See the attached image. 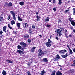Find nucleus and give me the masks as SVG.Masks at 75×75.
Here are the masks:
<instances>
[{
    "instance_id": "obj_10",
    "label": "nucleus",
    "mask_w": 75,
    "mask_h": 75,
    "mask_svg": "<svg viewBox=\"0 0 75 75\" xmlns=\"http://www.w3.org/2000/svg\"><path fill=\"white\" fill-rule=\"evenodd\" d=\"M17 52H18V54H19L20 55H21L22 54H24V52L21 50H17Z\"/></svg>"
},
{
    "instance_id": "obj_54",
    "label": "nucleus",
    "mask_w": 75,
    "mask_h": 75,
    "mask_svg": "<svg viewBox=\"0 0 75 75\" xmlns=\"http://www.w3.org/2000/svg\"><path fill=\"white\" fill-rule=\"evenodd\" d=\"M69 37H72V35H70L69 36Z\"/></svg>"
},
{
    "instance_id": "obj_39",
    "label": "nucleus",
    "mask_w": 75,
    "mask_h": 75,
    "mask_svg": "<svg viewBox=\"0 0 75 75\" xmlns=\"http://www.w3.org/2000/svg\"><path fill=\"white\" fill-rule=\"evenodd\" d=\"M44 70H43V71H42V75H44Z\"/></svg>"
},
{
    "instance_id": "obj_59",
    "label": "nucleus",
    "mask_w": 75,
    "mask_h": 75,
    "mask_svg": "<svg viewBox=\"0 0 75 75\" xmlns=\"http://www.w3.org/2000/svg\"><path fill=\"white\" fill-rule=\"evenodd\" d=\"M73 62L75 64V60L73 61Z\"/></svg>"
},
{
    "instance_id": "obj_12",
    "label": "nucleus",
    "mask_w": 75,
    "mask_h": 75,
    "mask_svg": "<svg viewBox=\"0 0 75 75\" xmlns=\"http://www.w3.org/2000/svg\"><path fill=\"white\" fill-rule=\"evenodd\" d=\"M60 58L59 56V55L57 54L56 57V58L55 59V60H56V61H57L58 59H59V58Z\"/></svg>"
},
{
    "instance_id": "obj_61",
    "label": "nucleus",
    "mask_w": 75,
    "mask_h": 75,
    "mask_svg": "<svg viewBox=\"0 0 75 75\" xmlns=\"http://www.w3.org/2000/svg\"><path fill=\"white\" fill-rule=\"evenodd\" d=\"M32 52H34V50L33 49V50H32Z\"/></svg>"
},
{
    "instance_id": "obj_44",
    "label": "nucleus",
    "mask_w": 75,
    "mask_h": 75,
    "mask_svg": "<svg viewBox=\"0 0 75 75\" xmlns=\"http://www.w3.org/2000/svg\"><path fill=\"white\" fill-rule=\"evenodd\" d=\"M65 37L67 38H68V36H67V35H66V34H65Z\"/></svg>"
},
{
    "instance_id": "obj_5",
    "label": "nucleus",
    "mask_w": 75,
    "mask_h": 75,
    "mask_svg": "<svg viewBox=\"0 0 75 75\" xmlns=\"http://www.w3.org/2000/svg\"><path fill=\"white\" fill-rule=\"evenodd\" d=\"M39 53H38V56L39 57H41V55H42V50L41 49H40L38 50Z\"/></svg>"
},
{
    "instance_id": "obj_60",
    "label": "nucleus",
    "mask_w": 75,
    "mask_h": 75,
    "mask_svg": "<svg viewBox=\"0 0 75 75\" xmlns=\"http://www.w3.org/2000/svg\"><path fill=\"white\" fill-rule=\"evenodd\" d=\"M58 65H59V67H62V66H61V65H59V64H58Z\"/></svg>"
},
{
    "instance_id": "obj_8",
    "label": "nucleus",
    "mask_w": 75,
    "mask_h": 75,
    "mask_svg": "<svg viewBox=\"0 0 75 75\" xmlns=\"http://www.w3.org/2000/svg\"><path fill=\"white\" fill-rule=\"evenodd\" d=\"M29 33L30 35H31L32 34H33V29L31 28L30 27L29 28Z\"/></svg>"
},
{
    "instance_id": "obj_6",
    "label": "nucleus",
    "mask_w": 75,
    "mask_h": 75,
    "mask_svg": "<svg viewBox=\"0 0 75 75\" xmlns=\"http://www.w3.org/2000/svg\"><path fill=\"white\" fill-rule=\"evenodd\" d=\"M20 45H21L22 46H23L24 47H26L27 46V44L24 42H21L20 43Z\"/></svg>"
},
{
    "instance_id": "obj_27",
    "label": "nucleus",
    "mask_w": 75,
    "mask_h": 75,
    "mask_svg": "<svg viewBox=\"0 0 75 75\" xmlns=\"http://www.w3.org/2000/svg\"><path fill=\"white\" fill-rule=\"evenodd\" d=\"M27 23H24L23 24V26L24 25H25V28H27V27H28V25H27Z\"/></svg>"
},
{
    "instance_id": "obj_14",
    "label": "nucleus",
    "mask_w": 75,
    "mask_h": 75,
    "mask_svg": "<svg viewBox=\"0 0 75 75\" xmlns=\"http://www.w3.org/2000/svg\"><path fill=\"white\" fill-rule=\"evenodd\" d=\"M7 18L8 20H9L10 18H11V16L9 15H7Z\"/></svg>"
},
{
    "instance_id": "obj_31",
    "label": "nucleus",
    "mask_w": 75,
    "mask_h": 75,
    "mask_svg": "<svg viewBox=\"0 0 75 75\" xmlns=\"http://www.w3.org/2000/svg\"><path fill=\"white\" fill-rule=\"evenodd\" d=\"M47 52V51H45L44 52H42V55H45V54H46Z\"/></svg>"
},
{
    "instance_id": "obj_15",
    "label": "nucleus",
    "mask_w": 75,
    "mask_h": 75,
    "mask_svg": "<svg viewBox=\"0 0 75 75\" xmlns=\"http://www.w3.org/2000/svg\"><path fill=\"white\" fill-rule=\"evenodd\" d=\"M67 53H66V54L64 55H61V57L63 58H66V57H67Z\"/></svg>"
},
{
    "instance_id": "obj_63",
    "label": "nucleus",
    "mask_w": 75,
    "mask_h": 75,
    "mask_svg": "<svg viewBox=\"0 0 75 75\" xmlns=\"http://www.w3.org/2000/svg\"><path fill=\"white\" fill-rule=\"evenodd\" d=\"M44 74H45V71L44 72Z\"/></svg>"
},
{
    "instance_id": "obj_41",
    "label": "nucleus",
    "mask_w": 75,
    "mask_h": 75,
    "mask_svg": "<svg viewBox=\"0 0 75 75\" xmlns=\"http://www.w3.org/2000/svg\"><path fill=\"white\" fill-rule=\"evenodd\" d=\"M46 27H50V25L49 24H47L46 25Z\"/></svg>"
},
{
    "instance_id": "obj_3",
    "label": "nucleus",
    "mask_w": 75,
    "mask_h": 75,
    "mask_svg": "<svg viewBox=\"0 0 75 75\" xmlns=\"http://www.w3.org/2000/svg\"><path fill=\"white\" fill-rule=\"evenodd\" d=\"M55 32L57 33V35H59V36H61L62 35L61 31L59 29H57L55 31Z\"/></svg>"
},
{
    "instance_id": "obj_34",
    "label": "nucleus",
    "mask_w": 75,
    "mask_h": 75,
    "mask_svg": "<svg viewBox=\"0 0 75 75\" xmlns=\"http://www.w3.org/2000/svg\"><path fill=\"white\" fill-rule=\"evenodd\" d=\"M73 10H74V12L73 13V14L74 15H75V8H73Z\"/></svg>"
},
{
    "instance_id": "obj_50",
    "label": "nucleus",
    "mask_w": 75,
    "mask_h": 75,
    "mask_svg": "<svg viewBox=\"0 0 75 75\" xmlns=\"http://www.w3.org/2000/svg\"><path fill=\"white\" fill-rule=\"evenodd\" d=\"M56 38L57 40H58V39H59L58 37H56Z\"/></svg>"
},
{
    "instance_id": "obj_35",
    "label": "nucleus",
    "mask_w": 75,
    "mask_h": 75,
    "mask_svg": "<svg viewBox=\"0 0 75 75\" xmlns=\"http://www.w3.org/2000/svg\"><path fill=\"white\" fill-rule=\"evenodd\" d=\"M3 32L2 30L0 31V35H2L3 34Z\"/></svg>"
},
{
    "instance_id": "obj_7",
    "label": "nucleus",
    "mask_w": 75,
    "mask_h": 75,
    "mask_svg": "<svg viewBox=\"0 0 75 75\" xmlns=\"http://www.w3.org/2000/svg\"><path fill=\"white\" fill-rule=\"evenodd\" d=\"M17 48L18 49H19V50H21L23 51H24V48L22 47L20 45H18V46H17Z\"/></svg>"
},
{
    "instance_id": "obj_26",
    "label": "nucleus",
    "mask_w": 75,
    "mask_h": 75,
    "mask_svg": "<svg viewBox=\"0 0 75 75\" xmlns=\"http://www.w3.org/2000/svg\"><path fill=\"white\" fill-rule=\"evenodd\" d=\"M18 20L19 21H22L23 20L22 19L20 18V17L18 16Z\"/></svg>"
},
{
    "instance_id": "obj_64",
    "label": "nucleus",
    "mask_w": 75,
    "mask_h": 75,
    "mask_svg": "<svg viewBox=\"0 0 75 75\" xmlns=\"http://www.w3.org/2000/svg\"><path fill=\"white\" fill-rule=\"evenodd\" d=\"M51 36H50V38H51Z\"/></svg>"
},
{
    "instance_id": "obj_28",
    "label": "nucleus",
    "mask_w": 75,
    "mask_h": 75,
    "mask_svg": "<svg viewBox=\"0 0 75 75\" xmlns=\"http://www.w3.org/2000/svg\"><path fill=\"white\" fill-rule=\"evenodd\" d=\"M8 28H10L11 30H12V29H13V28H12V27L10 26V24H8Z\"/></svg>"
},
{
    "instance_id": "obj_52",
    "label": "nucleus",
    "mask_w": 75,
    "mask_h": 75,
    "mask_svg": "<svg viewBox=\"0 0 75 75\" xmlns=\"http://www.w3.org/2000/svg\"><path fill=\"white\" fill-rule=\"evenodd\" d=\"M39 37H40V38H41V37H42V35H39Z\"/></svg>"
},
{
    "instance_id": "obj_43",
    "label": "nucleus",
    "mask_w": 75,
    "mask_h": 75,
    "mask_svg": "<svg viewBox=\"0 0 75 75\" xmlns=\"http://www.w3.org/2000/svg\"><path fill=\"white\" fill-rule=\"evenodd\" d=\"M57 9V8H53V10H54V11H56V9Z\"/></svg>"
},
{
    "instance_id": "obj_51",
    "label": "nucleus",
    "mask_w": 75,
    "mask_h": 75,
    "mask_svg": "<svg viewBox=\"0 0 75 75\" xmlns=\"http://www.w3.org/2000/svg\"><path fill=\"white\" fill-rule=\"evenodd\" d=\"M60 70H61V71H62V69L61 67H60Z\"/></svg>"
},
{
    "instance_id": "obj_38",
    "label": "nucleus",
    "mask_w": 75,
    "mask_h": 75,
    "mask_svg": "<svg viewBox=\"0 0 75 75\" xmlns=\"http://www.w3.org/2000/svg\"><path fill=\"white\" fill-rule=\"evenodd\" d=\"M27 74H28V75H31V73L29 71H28L27 72Z\"/></svg>"
},
{
    "instance_id": "obj_53",
    "label": "nucleus",
    "mask_w": 75,
    "mask_h": 75,
    "mask_svg": "<svg viewBox=\"0 0 75 75\" xmlns=\"http://www.w3.org/2000/svg\"><path fill=\"white\" fill-rule=\"evenodd\" d=\"M59 23H62V21H61L60 20H59Z\"/></svg>"
},
{
    "instance_id": "obj_55",
    "label": "nucleus",
    "mask_w": 75,
    "mask_h": 75,
    "mask_svg": "<svg viewBox=\"0 0 75 75\" xmlns=\"http://www.w3.org/2000/svg\"><path fill=\"white\" fill-rule=\"evenodd\" d=\"M36 48V47H33V49H35Z\"/></svg>"
},
{
    "instance_id": "obj_48",
    "label": "nucleus",
    "mask_w": 75,
    "mask_h": 75,
    "mask_svg": "<svg viewBox=\"0 0 75 75\" xmlns=\"http://www.w3.org/2000/svg\"><path fill=\"white\" fill-rule=\"evenodd\" d=\"M67 47L68 48L69 50V49H70V48H69V46L68 45H67Z\"/></svg>"
},
{
    "instance_id": "obj_16",
    "label": "nucleus",
    "mask_w": 75,
    "mask_h": 75,
    "mask_svg": "<svg viewBox=\"0 0 75 75\" xmlns=\"http://www.w3.org/2000/svg\"><path fill=\"white\" fill-rule=\"evenodd\" d=\"M16 25L18 28H20V25H21V24L17 23H16Z\"/></svg>"
},
{
    "instance_id": "obj_57",
    "label": "nucleus",
    "mask_w": 75,
    "mask_h": 75,
    "mask_svg": "<svg viewBox=\"0 0 75 75\" xmlns=\"http://www.w3.org/2000/svg\"><path fill=\"white\" fill-rule=\"evenodd\" d=\"M16 75H25V74L23 75V74H17Z\"/></svg>"
},
{
    "instance_id": "obj_25",
    "label": "nucleus",
    "mask_w": 75,
    "mask_h": 75,
    "mask_svg": "<svg viewBox=\"0 0 75 75\" xmlns=\"http://www.w3.org/2000/svg\"><path fill=\"white\" fill-rule=\"evenodd\" d=\"M11 24L12 25H13V24H15V21H11Z\"/></svg>"
},
{
    "instance_id": "obj_13",
    "label": "nucleus",
    "mask_w": 75,
    "mask_h": 75,
    "mask_svg": "<svg viewBox=\"0 0 75 75\" xmlns=\"http://www.w3.org/2000/svg\"><path fill=\"white\" fill-rule=\"evenodd\" d=\"M62 73H61L60 71H58L56 73L57 75H62Z\"/></svg>"
},
{
    "instance_id": "obj_33",
    "label": "nucleus",
    "mask_w": 75,
    "mask_h": 75,
    "mask_svg": "<svg viewBox=\"0 0 75 75\" xmlns=\"http://www.w3.org/2000/svg\"><path fill=\"white\" fill-rule=\"evenodd\" d=\"M37 18V21H40V17H39V16H37V17H36Z\"/></svg>"
},
{
    "instance_id": "obj_29",
    "label": "nucleus",
    "mask_w": 75,
    "mask_h": 75,
    "mask_svg": "<svg viewBox=\"0 0 75 75\" xmlns=\"http://www.w3.org/2000/svg\"><path fill=\"white\" fill-rule=\"evenodd\" d=\"M59 0V3L58 4L59 5H61V4H62V0Z\"/></svg>"
},
{
    "instance_id": "obj_40",
    "label": "nucleus",
    "mask_w": 75,
    "mask_h": 75,
    "mask_svg": "<svg viewBox=\"0 0 75 75\" xmlns=\"http://www.w3.org/2000/svg\"><path fill=\"white\" fill-rule=\"evenodd\" d=\"M71 66H72V67H75V63H73L71 65Z\"/></svg>"
},
{
    "instance_id": "obj_62",
    "label": "nucleus",
    "mask_w": 75,
    "mask_h": 75,
    "mask_svg": "<svg viewBox=\"0 0 75 75\" xmlns=\"http://www.w3.org/2000/svg\"><path fill=\"white\" fill-rule=\"evenodd\" d=\"M71 1V2L73 3V2H74V0H73Z\"/></svg>"
},
{
    "instance_id": "obj_2",
    "label": "nucleus",
    "mask_w": 75,
    "mask_h": 75,
    "mask_svg": "<svg viewBox=\"0 0 75 75\" xmlns=\"http://www.w3.org/2000/svg\"><path fill=\"white\" fill-rule=\"evenodd\" d=\"M10 13L11 14L13 17V19L14 20H16V13L12 11H11Z\"/></svg>"
},
{
    "instance_id": "obj_56",
    "label": "nucleus",
    "mask_w": 75,
    "mask_h": 75,
    "mask_svg": "<svg viewBox=\"0 0 75 75\" xmlns=\"http://www.w3.org/2000/svg\"><path fill=\"white\" fill-rule=\"evenodd\" d=\"M67 30L66 29V31H65L64 33H67Z\"/></svg>"
},
{
    "instance_id": "obj_24",
    "label": "nucleus",
    "mask_w": 75,
    "mask_h": 75,
    "mask_svg": "<svg viewBox=\"0 0 75 75\" xmlns=\"http://www.w3.org/2000/svg\"><path fill=\"white\" fill-rule=\"evenodd\" d=\"M45 21H46L47 22L48 21H50V19H49V17H47L45 20Z\"/></svg>"
},
{
    "instance_id": "obj_36",
    "label": "nucleus",
    "mask_w": 75,
    "mask_h": 75,
    "mask_svg": "<svg viewBox=\"0 0 75 75\" xmlns=\"http://www.w3.org/2000/svg\"><path fill=\"white\" fill-rule=\"evenodd\" d=\"M69 11V10H66L64 11L65 13H68Z\"/></svg>"
},
{
    "instance_id": "obj_42",
    "label": "nucleus",
    "mask_w": 75,
    "mask_h": 75,
    "mask_svg": "<svg viewBox=\"0 0 75 75\" xmlns=\"http://www.w3.org/2000/svg\"><path fill=\"white\" fill-rule=\"evenodd\" d=\"M28 42H29V43H30V42H31V40H30V39L28 40Z\"/></svg>"
},
{
    "instance_id": "obj_23",
    "label": "nucleus",
    "mask_w": 75,
    "mask_h": 75,
    "mask_svg": "<svg viewBox=\"0 0 75 75\" xmlns=\"http://www.w3.org/2000/svg\"><path fill=\"white\" fill-rule=\"evenodd\" d=\"M6 62H8V63H13V61H11V60H6Z\"/></svg>"
},
{
    "instance_id": "obj_17",
    "label": "nucleus",
    "mask_w": 75,
    "mask_h": 75,
    "mask_svg": "<svg viewBox=\"0 0 75 75\" xmlns=\"http://www.w3.org/2000/svg\"><path fill=\"white\" fill-rule=\"evenodd\" d=\"M23 37L24 38H29V35H25Z\"/></svg>"
},
{
    "instance_id": "obj_37",
    "label": "nucleus",
    "mask_w": 75,
    "mask_h": 75,
    "mask_svg": "<svg viewBox=\"0 0 75 75\" xmlns=\"http://www.w3.org/2000/svg\"><path fill=\"white\" fill-rule=\"evenodd\" d=\"M51 75H55V73L54 72H52Z\"/></svg>"
},
{
    "instance_id": "obj_47",
    "label": "nucleus",
    "mask_w": 75,
    "mask_h": 75,
    "mask_svg": "<svg viewBox=\"0 0 75 75\" xmlns=\"http://www.w3.org/2000/svg\"><path fill=\"white\" fill-rule=\"evenodd\" d=\"M69 21H70L71 23V21H72V19L71 18H69Z\"/></svg>"
},
{
    "instance_id": "obj_45",
    "label": "nucleus",
    "mask_w": 75,
    "mask_h": 75,
    "mask_svg": "<svg viewBox=\"0 0 75 75\" xmlns=\"http://www.w3.org/2000/svg\"><path fill=\"white\" fill-rule=\"evenodd\" d=\"M32 28H35V26L34 25H33L32 27Z\"/></svg>"
},
{
    "instance_id": "obj_20",
    "label": "nucleus",
    "mask_w": 75,
    "mask_h": 75,
    "mask_svg": "<svg viewBox=\"0 0 75 75\" xmlns=\"http://www.w3.org/2000/svg\"><path fill=\"white\" fill-rule=\"evenodd\" d=\"M2 74L3 75H6V71L4 70H3L2 72Z\"/></svg>"
},
{
    "instance_id": "obj_21",
    "label": "nucleus",
    "mask_w": 75,
    "mask_h": 75,
    "mask_svg": "<svg viewBox=\"0 0 75 75\" xmlns=\"http://www.w3.org/2000/svg\"><path fill=\"white\" fill-rule=\"evenodd\" d=\"M71 24L73 26H75V23L74 21H71Z\"/></svg>"
},
{
    "instance_id": "obj_22",
    "label": "nucleus",
    "mask_w": 75,
    "mask_h": 75,
    "mask_svg": "<svg viewBox=\"0 0 75 75\" xmlns=\"http://www.w3.org/2000/svg\"><path fill=\"white\" fill-rule=\"evenodd\" d=\"M43 60L44 62H48V59L46 58H43Z\"/></svg>"
},
{
    "instance_id": "obj_11",
    "label": "nucleus",
    "mask_w": 75,
    "mask_h": 75,
    "mask_svg": "<svg viewBox=\"0 0 75 75\" xmlns=\"http://www.w3.org/2000/svg\"><path fill=\"white\" fill-rule=\"evenodd\" d=\"M6 26H4L3 27V31L4 33H6L7 32V30H6Z\"/></svg>"
},
{
    "instance_id": "obj_30",
    "label": "nucleus",
    "mask_w": 75,
    "mask_h": 75,
    "mask_svg": "<svg viewBox=\"0 0 75 75\" xmlns=\"http://www.w3.org/2000/svg\"><path fill=\"white\" fill-rule=\"evenodd\" d=\"M3 18L2 16H0V21H3Z\"/></svg>"
},
{
    "instance_id": "obj_4",
    "label": "nucleus",
    "mask_w": 75,
    "mask_h": 75,
    "mask_svg": "<svg viewBox=\"0 0 75 75\" xmlns=\"http://www.w3.org/2000/svg\"><path fill=\"white\" fill-rule=\"evenodd\" d=\"M65 52H67V50H62L59 51V53L62 55H64L65 54Z\"/></svg>"
},
{
    "instance_id": "obj_9",
    "label": "nucleus",
    "mask_w": 75,
    "mask_h": 75,
    "mask_svg": "<svg viewBox=\"0 0 75 75\" xmlns=\"http://www.w3.org/2000/svg\"><path fill=\"white\" fill-rule=\"evenodd\" d=\"M5 5L6 7H11L12 6V3L11 2H10L9 3H6Z\"/></svg>"
},
{
    "instance_id": "obj_32",
    "label": "nucleus",
    "mask_w": 75,
    "mask_h": 75,
    "mask_svg": "<svg viewBox=\"0 0 75 75\" xmlns=\"http://www.w3.org/2000/svg\"><path fill=\"white\" fill-rule=\"evenodd\" d=\"M35 13L36 14V17H39V16H38V12H35Z\"/></svg>"
},
{
    "instance_id": "obj_1",
    "label": "nucleus",
    "mask_w": 75,
    "mask_h": 75,
    "mask_svg": "<svg viewBox=\"0 0 75 75\" xmlns=\"http://www.w3.org/2000/svg\"><path fill=\"white\" fill-rule=\"evenodd\" d=\"M48 41L45 43V44L47 47H50L51 45V43H52V41L49 38L48 39Z\"/></svg>"
},
{
    "instance_id": "obj_19",
    "label": "nucleus",
    "mask_w": 75,
    "mask_h": 75,
    "mask_svg": "<svg viewBox=\"0 0 75 75\" xmlns=\"http://www.w3.org/2000/svg\"><path fill=\"white\" fill-rule=\"evenodd\" d=\"M69 54H71V55H72V54H73V52H72V51L71 49H69Z\"/></svg>"
},
{
    "instance_id": "obj_46",
    "label": "nucleus",
    "mask_w": 75,
    "mask_h": 75,
    "mask_svg": "<svg viewBox=\"0 0 75 75\" xmlns=\"http://www.w3.org/2000/svg\"><path fill=\"white\" fill-rule=\"evenodd\" d=\"M70 28L72 30H73V29H74V28L72 27V26H71L70 27Z\"/></svg>"
},
{
    "instance_id": "obj_18",
    "label": "nucleus",
    "mask_w": 75,
    "mask_h": 75,
    "mask_svg": "<svg viewBox=\"0 0 75 75\" xmlns=\"http://www.w3.org/2000/svg\"><path fill=\"white\" fill-rule=\"evenodd\" d=\"M24 3L23 1L19 3V4L21 6H24Z\"/></svg>"
},
{
    "instance_id": "obj_49",
    "label": "nucleus",
    "mask_w": 75,
    "mask_h": 75,
    "mask_svg": "<svg viewBox=\"0 0 75 75\" xmlns=\"http://www.w3.org/2000/svg\"><path fill=\"white\" fill-rule=\"evenodd\" d=\"M53 3H54H54H55V0H53Z\"/></svg>"
},
{
    "instance_id": "obj_58",
    "label": "nucleus",
    "mask_w": 75,
    "mask_h": 75,
    "mask_svg": "<svg viewBox=\"0 0 75 75\" xmlns=\"http://www.w3.org/2000/svg\"><path fill=\"white\" fill-rule=\"evenodd\" d=\"M49 2H51L52 1L51 0H50L49 1Z\"/></svg>"
}]
</instances>
